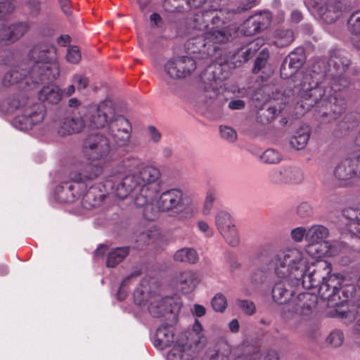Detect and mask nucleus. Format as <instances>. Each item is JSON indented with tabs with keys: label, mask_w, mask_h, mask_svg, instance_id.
Returning a JSON list of instances; mask_svg holds the SVG:
<instances>
[{
	"label": "nucleus",
	"mask_w": 360,
	"mask_h": 360,
	"mask_svg": "<svg viewBox=\"0 0 360 360\" xmlns=\"http://www.w3.org/2000/svg\"><path fill=\"white\" fill-rule=\"evenodd\" d=\"M82 150L89 161H108L110 153L109 140L102 134H90L83 141Z\"/></svg>",
	"instance_id": "nucleus-9"
},
{
	"label": "nucleus",
	"mask_w": 360,
	"mask_h": 360,
	"mask_svg": "<svg viewBox=\"0 0 360 360\" xmlns=\"http://www.w3.org/2000/svg\"><path fill=\"white\" fill-rule=\"evenodd\" d=\"M260 158L264 163L274 165L282 160V155L277 150L268 148L262 154Z\"/></svg>",
	"instance_id": "nucleus-48"
},
{
	"label": "nucleus",
	"mask_w": 360,
	"mask_h": 360,
	"mask_svg": "<svg viewBox=\"0 0 360 360\" xmlns=\"http://www.w3.org/2000/svg\"><path fill=\"white\" fill-rule=\"evenodd\" d=\"M254 356L257 360H279L278 353L274 349H269L265 353L261 354L255 353Z\"/></svg>",
	"instance_id": "nucleus-64"
},
{
	"label": "nucleus",
	"mask_w": 360,
	"mask_h": 360,
	"mask_svg": "<svg viewBox=\"0 0 360 360\" xmlns=\"http://www.w3.org/2000/svg\"><path fill=\"white\" fill-rule=\"evenodd\" d=\"M335 177L340 181H347L356 176L352 161L349 158L341 161L334 169Z\"/></svg>",
	"instance_id": "nucleus-33"
},
{
	"label": "nucleus",
	"mask_w": 360,
	"mask_h": 360,
	"mask_svg": "<svg viewBox=\"0 0 360 360\" xmlns=\"http://www.w3.org/2000/svg\"><path fill=\"white\" fill-rule=\"evenodd\" d=\"M347 249L346 243L335 241L333 243L328 240H316V269L321 270L328 274L331 271V264L326 260L321 259L324 257H333L340 253L345 252Z\"/></svg>",
	"instance_id": "nucleus-12"
},
{
	"label": "nucleus",
	"mask_w": 360,
	"mask_h": 360,
	"mask_svg": "<svg viewBox=\"0 0 360 360\" xmlns=\"http://www.w3.org/2000/svg\"><path fill=\"white\" fill-rule=\"evenodd\" d=\"M219 0H184L185 6L188 8H210L212 4H218Z\"/></svg>",
	"instance_id": "nucleus-58"
},
{
	"label": "nucleus",
	"mask_w": 360,
	"mask_h": 360,
	"mask_svg": "<svg viewBox=\"0 0 360 360\" xmlns=\"http://www.w3.org/2000/svg\"><path fill=\"white\" fill-rule=\"evenodd\" d=\"M141 275V271L139 270L134 271V272L131 273L128 276L124 278L123 281H122L120 288L117 292V298L120 301H122L125 299L127 296V291L124 290V288L127 285H128L129 281L131 278L134 277H137Z\"/></svg>",
	"instance_id": "nucleus-55"
},
{
	"label": "nucleus",
	"mask_w": 360,
	"mask_h": 360,
	"mask_svg": "<svg viewBox=\"0 0 360 360\" xmlns=\"http://www.w3.org/2000/svg\"><path fill=\"white\" fill-rule=\"evenodd\" d=\"M318 292L320 299L327 300L329 307L340 309L353 296L355 287L349 281L333 274L328 278L323 276Z\"/></svg>",
	"instance_id": "nucleus-6"
},
{
	"label": "nucleus",
	"mask_w": 360,
	"mask_h": 360,
	"mask_svg": "<svg viewBox=\"0 0 360 360\" xmlns=\"http://www.w3.org/2000/svg\"><path fill=\"white\" fill-rule=\"evenodd\" d=\"M134 300L136 304L145 306L148 302V295L142 289L137 288L134 292Z\"/></svg>",
	"instance_id": "nucleus-63"
},
{
	"label": "nucleus",
	"mask_w": 360,
	"mask_h": 360,
	"mask_svg": "<svg viewBox=\"0 0 360 360\" xmlns=\"http://www.w3.org/2000/svg\"><path fill=\"white\" fill-rule=\"evenodd\" d=\"M271 15L269 12L264 11L250 16L241 27V32L245 36H252L266 29L271 24Z\"/></svg>",
	"instance_id": "nucleus-21"
},
{
	"label": "nucleus",
	"mask_w": 360,
	"mask_h": 360,
	"mask_svg": "<svg viewBox=\"0 0 360 360\" xmlns=\"http://www.w3.org/2000/svg\"><path fill=\"white\" fill-rule=\"evenodd\" d=\"M28 57L30 77L34 84L52 82L59 77L57 49L53 44L39 43L34 46Z\"/></svg>",
	"instance_id": "nucleus-3"
},
{
	"label": "nucleus",
	"mask_w": 360,
	"mask_h": 360,
	"mask_svg": "<svg viewBox=\"0 0 360 360\" xmlns=\"http://www.w3.org/2000/svg\"><path fill=\"white\" fill-rule=\"evenodd\" d=\"M179 308L176 297H165L159 301L151 302L148 306V311L154 317L169 315L172 319L176 320Z\"/></svg>",
	"instance_id": "nucleus-17"
},
{
	"label": "nucleus",
	"mask_w": 360,
	"mask_h": 360,
	"mask_svg": "<svg viewBox=\"0 0 360 360\" xmlns=\"http://www.w3.org/2000/svg\"><path fill=\"white\" fill-rule=\"evenodd\" d=\"M213 309L217 312H224L227 307V300L222 293H217L211 301Z\"/></svg>",
	"instance_id": "nucleus-53"
},
{
	"label": "nucleus",
	"mask_w": 360,
	"mask_h": 360,
	"mask_svg": "<svg viewBox=\"0 0 360 360\" xmlns=\"http://www.w3.org/2000/svg\"><path fill=\"white\" fill-rule=\"evenodd\" d=\"M348 29L352 34L353 45L360 50V10L354 11L347 20Z\"/></svg>",
	"instance_id": "nucleus-34"
},
{
	"label": "nucleus",
	"mask_w": 360,
	"mask_h": 360,
	"mask_svg": "<svg viewBox=\"0 0 360 360\" xmlns=\"http://www.w3.org/2000/svg\"><path fill=\"white\" fill-rule=\"evenodd\" d=\"M30 24L27 22H18L8 24L0 18V42L6 44L14 42L20 39L28 31Z\"/></svg>",
	"instance_id": "nucleus-20"
},
{
	"label": "nucleus",
	"mask_w": 360,
	"mask_h": 360,
	"mask_svg": "<svg viewBox=\"0 0 360 360\" xmlns=\"http://www.w3.org/2000/svg\"><path fill=\"white\" fill-rule=\"evenodd\" d=\"M284 60H288L298 70L301 68L306 60L304 49L301 47L295 49L291 51Z\"/></svg>",
	"instance_id": "nucleus-44"
},
{
	"label": "nucleus",
	"mask_w": 360,
	"mask_h": 360,
	"mask_svg": "<svg viewBox=\"0 0 360 360\" xmlns=\"http://www.w3.org/2000/svg\"><path fill=\"white\" fill-rule=\"evenodd\" d=\"M82 205L85 209H91L99 205L104 198V194L96 186H91L82 194Z\"/></svg>",
	"instance_id": "nucleus-31"
},
{
	"label": "nucleus",
	"mask_w": 360,
	"mask_h": 360,
	"mask_svg": "<svg viewBox=\"0 0 360 360\" xmlns=\"http://www.w3.org/2000/svg\"><path fill=\"white\" fill-rule=\"evenodd\" d=\"M347 10L348 7L341 1L327 0L324 6L319 8L318 13L321 20L330 24L335 22Z\"/></svg>",
	"instance_id": "nucleus-23"
},
{
	"label": "nucleus",
	"mask_w": 360,
	"mask_h": 360,
	"mask_svg": "<svg viewBox=\"0 0 360 360\" xmlns=\"http://www.w3.org/2000/svg\"><path fill=\"white\" fill-rule=\"evenodd\" d=\"M228 76V73L224 70V65L219 63H212L200 75L201 80L205 84V96L210 99L215 98L218 94L217 83L222 82Z\"/></svg>",
	"instance_id": "nucleus-13"
},
{
	"label": "nucleus",
	"mask_w": 360,
	"mask_h": 360,
	"mask_svg": "<svg viewBox=\"0 0 360 360\" xmlns=\"http://www.w3.org/2000/svg\"><path fill=\"white\" fill-rule=\"evenodd\" d=\"M216 226L220 233L231 246L238 244L239 238L233 219L228 212H220L215 218Z\"/></svg>",
	"instance_id": "nucleus-19"
},
{
	"label": "nucleus",
	"mask_w": 360,
	"mask_h": 360,
	"mask_svg": "<svg viewBox=\"0 0 360 360\" xmlns=\"http://www.w3.org/2000/svg\"><path fill=\"white\" fill-rule=\"evenodd\" d=\"M29 117L32 127L40 124L46 115V108L43 103H38L25 110Z\"/></svg>",
	"instance_id": "nucleus-39"
},
{
	"label": "nucleus",
	"mask_w": 360,
	"mask_h": 360,
	"mask_svg": "<svg viewBox=\"0 0 360 360\" xmlns=\"http://www.w3.org/2000/svg\"><path fill=\"white\" fill-rule=\"evenodd\" d=\"M66 59L68 62L77 64L81 60V53L77 46H72L68 49Z\"/></svg>",
	"instance_id": "nucleus-60"
},
{
	"label": "nucleus",
	"mask_w": 360,
	"mask_h": 360,
	"mask_svg": "<svg viewBox=\"0 0 360 360\" xmlns=\"http://www.w3.org/2000/svg\"><path fill=\"white\" fill-rule=\"evenodd\" d=\"M85 122L86 120L84 115H76L73 110L72 115L63 120L58 129V133L62 136L79 133L84 129Z\"/></svg>",
	"instance_id": "nucleus-26"
},
{
	"label": "nucleus",
	"mask_w": 360,
	"mask_h": 360,
	"mask_svg": "<svg viewBox=\"0 0 360 360\" xmlns=\"http://www.w3.org/2000/svg\"><path fill=\"white\" fill-rule=\"evenodd\" d=\"M221 136L229 142H233L237 139L236 131L229 127H220Z\"/></svg>",
	"instance_id": "nucleus-62"
},
{
	"label": "nucleus",
	"mask_w": 360,
	"mask_h": 360,
	"mask_svg": "<svg viewBox=\"0 0 360 360\" xmlns=\"http://www.w3.org/2000/svg\"><path fill=\"white\" fill-rule=\"evenodd\" d=\"M309 139L308 131L303 129L297 130L295 135L290 140V145L296 150L303 149L307 145Z\"/></svg>",
	"instance_id": "nucleus-43"
},
{
	"label": "nucleus",
	"mask_w": 360,
	"mask_h": 360,
	"mask_svg": "<svg viewBox=\"0 0 360 360\" xmlns=\"http://www.w3.org/2000/svg\"><path fill=\"white\" fill-rule=\"evenodd\" d=\"M136 174L143 189L141 194H155L161 175L159 169L150 165H142Z\"/></svg>",
	"instance_id": "nucleus-18"
},
{
	"label": "nucleus",
	"mask_w": 360,
	"mask_h": 360,
	"mask_svg": "<svg viewBox=\"0 0 360 360\" xmlns=\"http://www.w3.org/2000/svg\"><path fill=\"white\" fill-rule=\"evenodd\" d=\"M141 184L136 173L125 176L117 186L115 195L120 199L127 198L131 193H134V199L141 195L143 192Z\"/></svg>",
	"instance_id": "nucleus-22"
},
{
	"label": "nucleus",
	"mask_w": 360,
	"mask_h": 360,
	"mask_svg": "<svg viewBox=\"0 0 360 360\" xmlns=\"http://www.w3.org/2000/svg\"><path fill=\"white\" fill-rule=\"evenodd\" d=\"M183 196V191L179 188H172L162 193L158 201L161 212H172L181 218L191 217V212L185 207Z\"/></svg>",
	"instance_id": "nucleus-11"
},
{
	"label": "nucleus",
	"mask_w": 360,
	"mask_h": 360,
	"mask_svg": "<svg viewBox=\"0 0 360 360\" xmlns=\"http://www.w3.org/2000/svg\"><path fill=\"white\" fill-rule=\"evenodd\" d=\"M162 7L169 13H180L186 10L184 0H164Z\"/></svg>",
	"instance_id": "nucleus-50"
},
{
	"label": "nucleus",
	"mask_w": 360,
	"mask_h": 360,
	"mask_svg": "<svg viewBox=\"0 0 360 360\" xmlns=\"http://www.w3.org/2000/svg\"><path fill=\"white\" fill-rule=\"evenodd\" d=\"M176 283L183 293L188 294L195 289L200 280L195 272L186 270L179 272L176 276Z\"/></svg>",
	"instance_id": "nucleus-28"
},
{
	"label": "nucleus",
	"mask_w": 360,
	"mask_h": 360,
	"mask_svg": "<svg viewBox=\"0 0 360 360\" xmlns=\"http://www.w3.org/2000/svg\"><path fill=\"white\" fill-rule=\"evenodd\" d=\"M237 304L241 310L247 315H252L255 312V305L253 302L247 300H237Z\"/></svg>",
	"instance_id": "nucleus-61"
},
{
	"label": "nucleus",
	"mask_w": 360,
	"mask_h": 360,
	"mask_svg": "<svg viewBox=\"0 0 360 360\" xmlns=\"http://www.w3.org/2000/svg\"><path fill=\"white\" fill-rule=\"evenodd\" d=\"M315 70L314 66L310 68H304L301 72L300 79V89L303 92L302 98L304 100H307L308 98H311L313 97L315 89V80H314Z\"/></svg>",
	"instance_id": "nucleus-30"
},
{
	"label": "nucleus",
	"mask_w": 360,
	"mask_h": 360,
	"mask_svg": "<svg viewBox=\"0 0 360 360\" xmlns=\"http://www.w3.org/2000/svg\"><path fill=\"white\" fill-rule=\"evenodd\" d=\"M155 231L151 229L140 233L136 240V243L137 244L136 248L141 250L143 249L145 245L150 244V240L155 236Z\"/></svg>",
	"instance_id": "nucleus-52"
},
{
	"label": "nucleus",
	"mask_w": 360,
	"mask_h": 360,
	"mask_svg": "<svg viewBox=\"0 0 360 360\" xmlns=\"http://www.w3.org/2000/svg\"><path fill=\"white\" fill-rule=\"evenodd\" d=\"M290 236L295 243H300L304 238L307 243L305 245L306 252L311 258L315 257V251L313 250L315 244V228L314 225L308 229L302 226L292 229L290 231Z\"/></svg>",
	"instance_id": "nucleus-24"
},
{
	"label": "nucleus",
	"mask_w": 360,
	"mask_h": 360,
	"mask_svg": "<svg viewBox=\"0 0 360 360\" xmlns=\"http://www.w3.org/2000/svg\"><path fill=\"white\" fill-rule=\"evenodd\" d=\"M141 160L136 157H127L123 159L119 164L120 172L132 171L139 169L142 166Z\"/></svg>",
	"instance_id": "nucleus-47"
},
{
	"label": "nucleus",
	"mask_w": 360,
	"mask_h": 360,
	"mask_svg": "<svg viewBox=\"0 0 360 360\" xmlns=\"http://www.w3.org/2000/svg\"><path fill=\"white\" fill-rule=\"evenodd\" d=\"M290 280L292 281L295 288L300 284H302L303 288L307 290L312 289L314 287V271L309 273L308 274H306L304 271L302 273V276H299L297 279L290 278Z\"/></svg>",
	"instance_id": "nucleus-45"
},
{
	"label": "nucleus",
	"mask_w": 360,
	"mask_h": 360,
	"mask_svg": "<svg viewBox=\"0 0 360 360\" xmlns=\"http://www.w3.org/2000/svg\"><path fill=\"white\" fill-rule=\"evenodd\" d=\"M186 347V342L176 341L167 354V360H198L192 357L190 350Z\"/></svg>",
	"instance_id": "nucleus-37"
},
{
	"label": "nucleus",
	"mask_w": 360,
	"mask_h": 360,
	"mask_svg": "<svg viewBox=\"0 0 360 360\" xmlns=\"http://www.w3.org/2000/svg\"><path fill=\"white\" fill-rule=\"evenodd\" d=\"M271 269H274L279 278L297 279L306 271V262L300 250L288 248L281 250L272 257L264 271Z\"/></svg>",
	"instance_id": "nucleus-5"
},
{
	"label": "nucleus",
	"mask_w": 360,
	"mask_h": 360,
	"mask_svg": "<svg viewBox=\"0 0 360 360\" xmlns=\"http://www.w3.org/2000/svg\"><path fill=\"white\" fill-rule=\"evenodd\" d=\"M294 41V33L290 29H277L274 32V44L279 48L289 46Z\"/></svg>",
	"instance_id": "nucleus-40"
},
{
	"label": "nucleus",
	"mask_w": 360,
	"mask_h": 360,
	"mask_svg": "<svg viewBox=\"0 0 360 360\" xmlns=\"http://www.w3.org/2000/svg\"><path fill=\"white\" fill-rule=\"evenodd\" d=\"M197 68L195 60L190 56H174L165 64V71L172 79L185 78L191 75Z\"/></svg>",
	"instance_id": "nucleus-14"
},
{
	"label": "nucleus",
	"mask_w": 360,
	"mask_h": 360,
	"mask_svg": "<svg viewBox=\"0 0 360 360\" xmlns=\"http://www.w3.org/2000/svg\"><path fill=\"white\" fill-rule=\"evenodd\" d=\"M174 342V332L172 325L163 323L155 332L153 345L155 348L162 350L170 347Z\"/></svg>",
	"instance_id": "nucleus-29"
},
{
	"label": "nucleus",
	"mask_w": 360,
	"mask_h": 360,
	"mask_svg": "<svg viewBox=\"0 0 360 360\" xmlns=\"http://www.w3.org/2000/svg\"><path fill=\"white\" fill-rule=\"evenodd\" d=\"M299 70L295 68L288 60H284L281 64L280 73L281 77L283 79H288L295 75Z\"/></svg>",
	"instance_id": "nucleus-56"
},
{
	"label": "nucleus",
	"mask_w": 360,
	"mask_h": 360,
	"mask_svg": "<svg viewBox=\"0 0 360 360\" xmlns=\"http://www.w3.org/2000/svg\"><path fill=\"white\" fill-rule=\"evenodd\" d=\"M63 90L57 85L51 83L43 86L39 93V98L44 102L57 104L62 99Z\"/></svg>",
	"instance_id": "nucleus-32"
},
{
	"label": "nucleus",
	"mask_w": 360,
	"mask_h": 360,
	"mask_svg": "<svg viewBox=\"0 0 360 360\" xmlns=\"http://www.w3.org/2000/svg\"><path fill=\"white\" fill-rule=\"evenodd\" d=\"M280 110L275 106H269L266 109H261L257 112V120L262 124L271 122L278 115Z\"/></svg>",
	"instance_id": "nucleus-46"
},
{
	"label": "nucleus",
	"mask_w": 360,
	"mask_h": 360,
	"mask_svg": "<svg viewBox=\"0 0 360 360\" xmlns=\"http://www.w3.org/2000/svg\"><path fill=\"white\" fill-rule=\"evenodd\" d=\"M268 177L269 181L276 185L298 184L302 183L304 178L302 170L294 166L271 169Z\"/></svg>",
	"instance_id": "nucleus-15"
},
{
	"label": "nucleus",
	"mask_w": 360,
	"mask_h": 360,
	"mask_svg": "<svg viewBox=\"0 0 360 360\" xmlns=\"http://www.w3.org/2000/svg\"><path fill=\"white\" fill-rule=\"evenodd\" d=\"M155 194H141L134 198V205L143 207V217L147 221L155 220L161 211L160 205L157 207L152 200Z\"/></svg>",
	"instance_id": "nucleus-25"
},
{
	"label": "nucleus",
	"mask_w": 360,
	"mask_h": 360,
	"mask_svg": "<svg viewBox=\"0 0 360 360\" xmlns=\"http://www.w3.org/2000/svg\"><path fill=\"white\" fill-rule=\"evenodd\" d=\"M22 81H25V83L27 85H30V84H37L32 82L30 68L27 70L22 65H18L12 68L4 75L2 83L4 86H10Z\"/></svg>",
	"instance_id": "nucleus-27"
},
{
	"label": "nucleus",
	"mask_w": 360,
	"mask_h": 360,
	"mask_svg": "<svg viewBox=\"0 0 360 360\" xmlns=\"http://www.w3.org/2000/svg\"><path fill=\"white\" fill-rule=\"evenodd\" d=\"M356 313L360 314V300L356 303V311L353 309H334L331 312L332 316L342 320L345 324H349L356 319Z\"/></svg>",
	"instance_id": "nucleus-42"
},
{
	"label": "nucleus",
	"mask_w": 360,
	"mask_h": 360,
	"mask_svg": "<svg viewBox=\"0 0 360 360\" xmlns=\"http://www.w3.org/2000/svg\"><path fill=\"white\" fill-rule=\"evenodd\" d=\"M269 58V51L266 49L261 51L256 58L254 67L252 68V72L254 74L258 73L263 68L265 67L266 62Z\"/></svg>",
	"instance_id": "nucleus-54"
},
{
	"label": "nucleus",
	"mask_w": 360,
	"mask_h": 360,
	"mask_svg": "<svg viewBox=\"0 0 360 360\" xmlns=\"http://www.w3.org/2000/svg\"><path fill=\"white\" fill-rule=\"evenodd\" d=\"M227 15V11L221 8L219 4H212L210 8H202L186 18L184 24L186 33L198 37L209 30L210 25L219 27L225 25Z\"/></svg>",
	"instance_id": "nucleus-7"
},
{
	"label": "nucleus",
	"mask_w": 360,
	"mask_h": 360,
	"mask_svg": "<svg viewBox=\"0 0 360 360\" xmlns=\"http://www.w3.org/2000/svg\"><path fill=\"white\" fill-rule=\"evenodd\" d=\"M224 25L212 26L206 32L193 38L188 43V49L193 53L212 56L217 49L215 44H225L231 37L230 30Z\"/></svg>",
	"instance_id": "nucleus-8"
},
{
	"label": "nucleus",
	"mask_w": 360,
	"mask_h": 360,
	"mask_svg": "<svg viewBox=\"0 0 360 360\" xmlns=\"http://www.w3.org/2000/svg\"><path fill=\"white\" fill-rule=\"evenodd\" d=\"M272 298L278 304H286L282 316L288 319L300 312L302 319H308L315 308V294L309 292L300 293L293 298L296 289L290 278L277 282L272 288Z\"/></svg>",
	"instance_id": "nucleus-2"
},
{
	"label": "nucleus",
	"mask_w": 360,
	"mask_h": 360,
	"mask_svg": "<svg viewBox=\"0 0 360 360\" xmlns=\"http://www.w3.org/2000/svg\"><path fill=\"white\" fill-rule=\"evenodd\" d=\"M12 123L15 128L22 131H26L32 127L25 110H24L22 115L16 116L13 120Z\"/></svg>",
	"instance_id": "nucleus-51"
},
{
	"label": "nucleus",
	"mask_w": 360,
	"mask_h": 360,
	"mask_svg": "<svg viewBox=\"0 0 360 360\" xmlns=\"http://www.w3.org/2000/svg\"><path fill=\"white\" fill-rule=\"evenodd\" d=\"M115 115V108L112 103L106 100L98 105L88 106L84 117L91 127L99 129L108 127Z\"/></svg>",
	"instance_id": "nucleus-10"
},
{
	"label": "nucleus",
	"mask_w": 360,
	"mask_h": 360,
	"mask_svg": "<svg viewBox=\"0 0 360 360\" xmlns=\"http://www.w3.org/2000/svg\"><path fill=\"white\" fill-rule=\"evenodd\" d=\"M27 98L21 94L8 97L0 103V108L6 113H13L27 103Z\"/></svg>",
	"instance_id": "nucleus-36"
},
{
	"label": "nucleus",
	"mask_w": 360,
	"mask_h": 360,
	"mask_svg": "<svg viewBox=\"0 0 360 360\" xmlns=\"http://www.w3.org/2000/svg\"><path fill=\"white\" fill-rule=\"evenodd\" d=\"M345 335L340 329H334L330 331L326 338V342L332 347H339L344 342Z\"/></svg>",
	"instance_id": "nucleus-49"
},
{
	"label": "nucleus",
	"mask_w": 360,
	"mask_h": 360,
	"mask_svg": "<svg viewBox=\"0 0 360 360\" xmlns=\"http://www.w3.org/2000/svg\"><path fill=\"white\" fill-rule=\"evenodd\" d=\"M108 134L119 146H124L131 136L130 122L122 115H115L108 126Z\"/></svg>",
	"instance_id": "nucleus-16"
},
{
	"label": "nucleus",
	"mask_w": 360,
	"mask_h": 360,
	"mask_svg": "<svg viewBox=\"0 0 360 360\" xmlns=\"http://www.w3.org/2000/svg\"><path fill=\"white\" fill-rule=\"evenodd\" d=\"M342 215L353 224L360 226V207H348L342 210Z\"/></svg>",
	"instance_id": "nucleus-57"
},
{
	"label": "nucleus",
	"mask_w": 360,
	"mask_h": 360,
	"mask_svg": "<svg viewBox=\"0 0 360 360\" xmlns=\"http://www.w3.org/2000/svg\"><path fill=\"white\" fill-rule=\"evenodd\" d=\"M129 254V248L127 246L112 249L108 254L106 266L114 268L121 263Z\"/></svg>",
	"instance_id": "nucleus-38"
},
{
	"label": "nucleus",
	"mask_w": 360,
	"mask_h": 360,
	"mask_svg": "<svg viewBox=\"0 0 360 360\" xmlns=\"http://www.w3.org/2000/svg\"><path fill=\"white\" fill-rule=\"evenodd\" d=\"M103 172L98 164L88 163L79 172L70 174V180L58 185L55 191L56 200L60 203H72L79 199L87 188L86 181H91Z\"/></svg>",
	"instance_id": "nucleus-4"
},
{
	"label": "nucleus",
	"mask_w": 360,
	"mask_h": 360,
	"mask_svg": "<svg viewBox=\"0 0 360 360\" xmlns=\"http://www.w3.org/2000/svg\"><path fill=\"white\" fill-rule=\"evenodd\" d=\"M260 44L258 40H253L247 42L240 48L237 49L234 53L235 57L238 58L240 63H245L252 58L256 52L259 49Z\"/></svg>",
	"instance_id": "nucleus-35"
},
{
	"label": "nucleus",
	"mask_w": 360,
	"mask_h": 360,
	"mask_svg": "<svg viewBox=\"0 0 360 360\" xmlns=\"http://www.w3.org/2000/svg\"><path fill=\"white\" fill-rule=\"evenodd\" d=\"M319 72L316 75L324 79L323 84L316 82V94L321 101H326L333 114L341 115L346 103L341 91L351 84L346 72L351 65L350 60L340 50H332L327 59L316 60Z\"/></svg>",
	"instance_id": "nucleus-1"
},
{
	"label": "nucleus",
	"mask_w": 360,
	"mask_h": 360,
	"mask_svg": "<svg viewBox=\"0 0 360 360\" xmlns=\"http://www.w3.org/2000/svg\"><path fill=\"white\" fill-rule=\"evenodd\" d=\"M174 259L176 262L195 264L198 261V255L193 248H184L174 253Z\"/></svg>",
	"instance_id": "nucleus-41"
},
{
	"label": "nucleus",
	"mask_w": 360,
	"mask_h": 360,
	"mask_svg": "<svg viewBox=\"0 0 360 360\" xmlns=\"http://www.w3.org/2000/svg\"><path fill=\"white\" fill-rule=\"evenodd\" d=\"M72 83H73L78 91L85 89L89 86L88 78L81 74H75L71 79Z\"/></svg>",
	"instance_id": "nucleus-59"
}]
</instances>
